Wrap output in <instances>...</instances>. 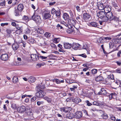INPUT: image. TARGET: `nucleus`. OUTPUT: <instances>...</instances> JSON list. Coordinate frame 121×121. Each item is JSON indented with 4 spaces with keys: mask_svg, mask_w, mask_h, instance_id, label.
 <instances>
[{
    "mask_svg": "<svg viewBox=\"0 0 121 121\" xmlns=\"http://www.w3.org/2000/svg\"><path fill=\"white\" fill-rule=\"evenodd\" d=\"M115 83L117 85V86H120V84L121 83V82L119 81L118 82L117 81H116Z\"/></svg>",
    "mask_w": 121,
    "mask_h": 121,
    "instance_id": "obj_60",
    "label": "nucleus"
},
{
    "mask_svg": "<svg viewBox=\"0 0 121 121\" xmlns=\"http://www.w3.org/2000/svg\"><path fill=\"white\" fill-rule=\"evenodd\" d=\"M28 82L30 83L34 82L36 80L35 78L34 77L30 76L28 78Z\"/></svg>",
    "mask_w": 121,
    "mask_h": 121,
    "instance_id": "obj_18",
    "label": "nucleus"
},
{
    "mask_svg": "<svg viewBox=\"0 0 121 121\" xmlns=\"http://www.w3.org/2000/svg\"><path fill=\"white\" fill-rule=\"evenodd\" d=\"M17 110L18 112L22 113L26 111L25 107L23 106H22L18 108Z\"/></svg>",
    "mask_w": 121,
    "mask_h": 121,
    "instance_id": "obj_11",
    "label": "nucleus"
},
{
    "mask_svg": "<svg viewBox=\"0 0 121 121\" xmlns=\"http://www.w3.org/2000/svg\"><path fill=\"white\" fill-rule=\"evenodd\" d=\"M97 6L98 9L99 10H103L104 9V6L103 3L101 2H99L97 3Z\"/></svg>",
    "mask_w": 121,
    "mask_h": 121,
    "instance_id": "obj_12",
    "label": "nucleus"
},
{
    "mask_svg": "<svg viewBox=\"0 0 121 121\" xmlns=\"http://www.w3.org/2000/svg\"><path fill=\"white\" fill-rule=\"evenodd\" d=\"M17 1L16 0H14L13 2L12 3V5L13 6H14L15 5L17 4Z\"/></svg>",
    "mask_w": 121,
    "mask_h": 121,
    "instance_id": "obj_52",
    "label": "nucleus"
},
{
    "mask_svg": "<svg viewBox=\"0 0 121 121\" xmlns=\"http://www.w3.org/2000/svg\"><path fill=\"white\" fill-rule=\"evenodd\" d=\"M24 9V6L23 4H19L17 6V9L21 11H22Z\"/></svg>",
    "mask_w": 121,
    "mask_h": 121,
    "instance_id": "obj_23",
    "label": "nucleus"
},
{
    "mask_svg": "<svg viewBox=\"0 0 121 121\" xmlns=\"http://www.w3.org/2000/svg\"><path fill=\"white\" fill-rule=\"evenodd\" d=\"M64 46L65 49H70L72 47V45L68 43H64Z\"/></svg>",
    "mask_w": 121,
    "mask_h": 121,
    "instance_id": "obj_15",
    "label": "nucleus"
},
{
    "mask_svg": "<svg viewBox=\"0 0 121 121\" xmlns=\"http://www.w3.org/2000/svg\"><path fill=\"white\" fill-rule=\"evenodd\" d=\"M60 39L59 38H55L54 39V42L55 43H57L60 41Z\"/></svg>",
    "mask_w": 121,
    "mask_h": 121,
    "instance_id": "obj_36",
    "label": "nucleus"
},
{
    "mask_svg": "<svg viewBox=\"0 0 121 121\" xmlns=\"http://www.w3.org/2000/svg\"><path fill=\"white\" fill-rule=\"evenodd\" d=\"M53 81L57 84H60V83H63L64 82L63 79H60L55 78L53 79Z\"/></svg>",
    "mask_w": 121,
    "mask_h": 121,
    "instance_id": "obj_16",
    "label": "nucleus"
},
{
    "mask_svg": "<svg viewBox=\"0 0 121 121\" xmlns=\"http://www.w3.org/2000/svg\"><path fill=\"white\" fill-rule=\"evenodd\" d=\"M108 78L110 79H114L113 75L112 74H111L108 75Z\"/></svg>",
    "mask_w": 121,
    "mask_h": 121,
    "instance_id": "obj_33",
    "label": "nucleus"
},
{
    "mask_svg": "<svg viewBox=\"0 0 121 121\" xmlns=\"http://www.w3.org/2000/svg\"><path fill=\"white\" fill-rule=\"evenodd\" d=\"M98 93L99 94L108 95L110 99H111L112 98L115 99L116 98L117 96V94L115 93H111L109 94V93L107 92L106 90L104 88L101 89Z\"/></svg>",
    "mask_w": 121,
    "mask_h": 121,
    "instance_id": "obj_1",
    "label": "nucleus"
},
{
    "mask_svg": "<svg viewBox=\"0 0 121 121\" xmlns=\"http://www.w3.org/2000/svg\"><path fill=\"white\" fill-rule=\"evenodd\" d=\"M91 72L93 74H95L97 72V70L95 69H93L91 70Z\"/></svg>",
    "mask_w": 121,
    "mask_h": 121,
    "instance_id": "obj_45",
    "label": "nucleus"
},
{
    "mask_svg": "<svg viewBox=\"0 0 121 121\" xmlns=\"http://www.w3.org/2000/svg\"><path fill=\"white\" fill-rule=\"evenodd\" d=\"M88 25L90 26L95 27L97 28L99 26L98 23L95 22H92L90 23Z\"/></svg>",
    "mask_w": 121,
    "mask_h": 121,
    "instance_id": "obj_13",
    "label": "nucleus"
},
{
    "mask_svg": "<svg viewBox=\"0 0 121 121\" xmlns=\"http://www.w3.org/2000/svg\"><path fill=\"white\" fill-rule=\"evenodd\" d=\"M111 10V7L110 5H107L104 8V10L106 11L107 12H110Z\"/></svg>",
    "mask_w": 121,
    "mask_h": 121,
    "instance_id": "obj_22",
    "label": "nucleus"
},
{
    "mask_svg": "<svg viewBox=\"0 0 121 121\" xmlns=\"http://www.w3.org/2000/svg\"><path fill=\"white\" fill-rule=\"evenodd\" d=\"M31 19L35 21L38 24H39L41 22V20L40 17L35 13L32 16Z\"/></svg>",
    "mask_w": 121,
    "mask_h": 121,
    "instance_id": "obj_4",
    "label": "nucleus"
},
{
    "mask_svg": "<svg viewBox=\"0 0 121 121\" xmlns=\"http://www.w3.org/2000/svg\"><path fill=\"white\" fill-rule=\"evenodd\" d=\"M101 117L102 118L104 119H106L108 117L107 114L105 113H104L102 115H101Z\"/></svg>",
    "mask_w": 121,
    "mask_h": 121,
    "instance_id": "obj_31",
    "label": "nucleus"
},
{
    "mask_svg": "<svg viewBox=\"0 0 121 121\" xmlns=\"http://www.w3.org/2000/svg\"><path fill=\"white\" fill-rule=\"evenodd\" d=\"M44 35L47 38H49L51 34L48 32H46L44 34Z\"/></svg>",
    "mask_w": 121,
    "mask_h": 121,
    "instance_id": "obj_35",
    "label": "nucleus"
},
{
    "mask_svg": "<svg viewBox=\"0 0 121 121\" xmlns=\"http://www.w3.org/2000/svg\"><path fill=\"white\" fill-rule=\"evenodd\" d=\"M60 110L61 111L64 112H67L65 107L63 108H60Z\"/></svg>",
    "mask_w": 121,
    "mask_h": 121,
    "instance_id": "obj_48",
    "label": "nucleus"
},
{
    "mask_svg": "<svg viewBox=\"0 0 121 121\" xmlns=\"http://www.w3.org/2000/svg\"><path fill=\"white\" fill-rule=\"evenodd\" d=\"M80 56H82L84 58H86V54H80L78 55Z\"/></svg>",
    "mask_w": 121,
    "mask_h": 121,
    "instance_id": "obj_56",
    "label": "nucleus"
},
{
    "mask_svg": "<svg viewBox=\"0 0 121 121\" xmlns=\"http://www.w3.org/2000/svg\"><path fill=\"white\" fill-rule=\"evenodd\" d=\"M109 48L111 49L113 47L114 44L113 42H110L109 43Z\"/></svg>",
    "mask_w": 121,
    "mask_h": 121,
    "instance_id": "obj_37",
    "label": "nucleus"
},
{
    "mask_svg": "<svg viewBox=\"0 0 121 121\" xmlns=\"http://www.w3.org/2000/svg\"><path fill=\"white\" fill-rule=\"evenodd\" d=\"M37 32L38 33L43 34L44 33V30L41 28L37 29Z\"/></svg>",
    "mask_w": 121,
    "mask_h": 121,
    "instance_id": "obj_25",
    "label": "nucleus"
},
{
    "mask_svg": "<svg viewBox=\"0 0 121 121\" xmlns=\"http://www.w3.org/2000/svg\"><path fill=\"white\" fill-rule=\"evenodd\" d=\"M41 46H47L48 45V44H47V42L46 41H44L43 43H41Z\"/></svg>",
    "mask_w": 121,
    "mask_h": 121,
    "instance_id": "obj_41",
    "label": "nucleus"
},
{
    "mask_svg": "<svg viewBox=\"0 0 121 121\" xmlns=\"http://www.w3.org/2000/svg\"><path fill=\"white\" fill-rule=\"evenodd\" d=\"M44 65V64H36V67L37 68H39L41 66H43Z\"/></svg>",
    "mask_w": 121,
    "mask_h": 121,
    "instance_id": "obj_42",
    "label": "nucleus"
},
{
    "mask_svg": "<svg viewBox=\"0 0 121 121\" xmlns=\"http://www.w3.org/2000/svg\"><path fill=\"white\" fill-rule=\"evenodd\" d=\"M103 79V78L101 76H99L95 78V80L97 82H99Z\"/></svg>",
    "mask_w": 121,
    "mask_h": 121,
    "instance_id": "obj_28",
    "label": "nucleus"
},
{
    "mask_svg": "<svg viewBox=\"0 0 121 121\" xmlns=\"http://www.w3.org/2000/svg\"><path fill=\"white\" fill-rule=\"evenodd\" d=\"M56 27L58 28H60V29H64V28L61 24H58L56 26Z\"/></svg>",
    "mask_w": 121,
    "mask_h": 121,
    "instance_id": "obj_43",
    "label": "nucleus"
},
{
    "mask_svg": "<svg viewBox=\"0 0 121 121\" xmlns=\"http://www.w3.org/2000/svg\"><path fill=\"white\" fill-rule=\"evenodd\" d=\"M26 41H22V45L24 47H25L26 46Z\"/></svg>",
    "mask_w": 121,
    "mask_h": 121,
    "instance_id": "obj_54",
    "label": "nucleus"
},
{
    "mask_svg": "<svg viewBox=\"0 0 121 121\" xmlns=\"http://www.w3.org/2000/svg\"><path fill=\"white\" fill-rule=\"evenodd\" d=\"M67 118L70 119H72L75 117L74 115L72 113H68L66 115Z\"/></svg>",
    "mask_w": 121,
    "mask_h": 121,
    "instance_id": "obj_17",
    "label": "nucleus"
},
{
    "mask_svg": "<svg viewBox=\"0 0 121 121\" xmlns=\"http://www.w3.org/2000/svg\"><path fill=\"white\" fill-rule=\"evenodd\" d=\"M83 17V19L85 21H88L91 19L90 15L87 13H84Z\"/></svg>",
    "mask_w": 121,
    "mask_h": 121,
    "instance_id": "obj_7",
    "label": "nucleus"
},
{
    "mask_svg": "<svg viewBox=\"0 0 121 121\" xmlns=\"http://www.w3.org/2000/svg\"><path fill=\"white\" fill-rule=\"evenodd\" d=\"M16 28L18 30H22V27H18L17 25L16 26Z\"/></svg>",
    "mask_w": 121,
    "mask_h": 121,
    "instance_id": "obj_59",
    "label": "nucleus"
},
{
    "mask_svg": "<svg viewBox=\"0 0 121 121\" xmlns=\"http://www.w3.org/2000/svg\"><path fill=\"white\" fill-rule=\"evenodd\" d=\"M86 103L87 105L88 106H91L92 105V104L90 103L88 100H87L86 101Z\"/></svg>",
    "mask_w": 121,
    "mask_h": 121,
    "instance_id": "obj_61",
    "label": "nucleus"
},
{
    "mask_svg": "<svg viewBox=\"0 0 121 121\" xmlns=\"http://www.w3.org/2000/svg\"><path fill=\"white\" fill-rule=\"evenodd\" d=\"M35 40L33 39H29L27 41V42L29 44L33 43L35 42Z\"/></svg>",
    "mask_w": 121,
    "mask_h": 121,
    "instance_id": "obj_29",
    "label": "nucleus"
},
{
    "mask_svg": "<svg viewBox=\"0 0 121 121\" xmlns=\"http://www.w3.org/2000/svg\"><path fill=\"white\" fill-rule=\"evenodd\" d=\"M111 119L113 121H115L116 119L115 117L113 115H112L111 117Z\"/></svg>",
    "mask_w": 121,
    "mask_h": 121,
    "instance_id": "obj_57",
    "label": "nucleus"
},
{
    "mask_svg": "<svg viewBox=\"0 0 121 121\" xmlns=\"http://www.w3.org/2000/svg\"><path fill=\"white\" fill-rule=\"evenodd\" d=\"M12 48L14 51L17 50L19 48V45L17 42H14L12 45Z\"/></svg>",
    "mask_w": 121,
    "mask_h": 121,
    "instance_id": "obj_14",
    "label": "nucleus"
},
{
    "mask_svg": "<svg viewBox=\"0 0 121 121\" xmlns=\"http://www.w3.org/2000/svg\"><path fill=\"white\" fill-rule=\"evenodd\" d=\"M117 20L115 19H113V20L114 21V22L113 23V25L115 26V27H117V26H118L119 25V18L118 17Z\"/></svg>",
    "mask_w": 121,
    "mask_h": 121,
    "instance_id": "obj_21",
    "label": "nucleus"
},
{
    "mask_svg": "<svg viewBox=\"0 0 121 121\" xmlns=\"http://www.w3.org/2000/svg\"><path fill=\"white\" fill-rule=\"evenodd\" d=\"M56 11L54 9H52L51 11V13L52 14H54L56 13Z\"/></svg>",
    "mask_w": 121,
    "mask_h": 121,
    "instance_id": "obj_55",
    "label": "nucleus"
},
{
    "mask_svg": "<svg viewBox=\"0 0 121 121\" xmlns=\"http://www.w3.org/2000/svg\"><path fill=\"white\" fill-rule=\"evenodd\" d=\"M60 11H56V15L57 17L55 18V21L57 22H59L61 18L60 17Z\"/></svg>",
    "mask_w": 121,
    "mask_h": 121,
    "instance_id": "obj_9",
    "label": "nucleus"
},
{
    "mask_svg": "<svg viewBox=\"0 0 121 121\" xmlns=\"http://www.w3.org/2000/svg\"><path fill=\"white\" fill-rule=\"evenodd\" d=\"M9 24L8 22L2 23L0 25L2 26H8Z\"/></svg>",
    "mask_w": 121,
    "mask_h": 121,
    "instance_id": "obj_46",
    "label": "nucleus"
},
{
    "mask_svg": "<svg viewBox=\"0 0 121 121\" xmlns=\"http://www.w3.org/2000/svg\"><path fill=\"white\" fill-rule=\"evenodd\" d=\"M39 58H40L41 60H43L47 59V57L40 56H39Z\"/></svg>",
    "mask_w": 121,
    "mask_h": 121,
    "instance_id": "obj_58",
    "label": "nucleus"
},
{
    "mask_svg": "<svg viewBox=\"0 0 121 121\" xmlns=\"http://www.w3.org/2000/svg\"><path fill=\"white\" fill-rule=\"evenodd\" d=\"M18 80V78L16 77H14L13 78V81L14 83L17 82Z\"/></svg>",
    "mask_w": 121,
    "mask_h": 121,
    "instance_id": "obj_32",
    "label": "nucleus"
},
{
    "mask_svg": "<svg viewBox=\"0 0 121 121\" xmlns=\"http://www.w3.org/2000/svg\"><path fill=\"white\" fill-rule=\"evenodd\" d=\"M114 19L117 20L118 17L113 15L112 13L111 12H106V16L105 19V22H107L108 20L112 21Z\"/></svg>",
    "mask_w": 121,
    "mask_h": 121,
    "instance_id": "obj_2",
    "label": "nucleus"
},
{
    "mask_svg": "<svg viewBox=\"0 0 121 121\" xmlns=\"http://www.w3.org/2000/svg\"><path fill=\"white\" fill-rule=\"evenodd\" d=\"M39 87V89H44L45 88V86H44L43 85V86H41L40 85H39L38 86H37L36 87Z\"/></svg>",
    "mask_w": 121,
    "mask_h": 121,
    "instance_id": "obj_49",
    "label": "nucleus"
},
{
    "mask_svg": "<svg viewBox=\"0 0 121 121\" xmlns=\"http://www.w3.org/2000/svg\"><path fill=\"white\" fill-rule=\"evenodd\" d=\"M11 107L14 109H15L17 108L16 104L14 103L12 104L11 105Z\"/></svg>",
    "mask_w": 121,
    "mask_h": 121,
    "instance_id": "obj_47",
    "label": "nucleus"
},
{
    "mask_svg": "<svg viewBox=\"0 0 121 121\" xmlns=\"http://www.w3.org/2000/svg\"><path fill=\"white\" fill-rule=\"evenodd\" d=\"M76 8L78 12H80V7L78 6H76Z\"/></svg>",
    "mask_w": 121,
    "mask_h": 121,
    "instance_id": "obj_62",
    "label": "nucleus"
},
{
    "mask_svg": "<svg viewBox=\"0 0 121 121\" xmlns=\"http://www.w3.org/2000/svg\"><path fill=\"white\" fill-rule=\"evenodd\" d=\"M44 103L43 101H39L37 102V104L38 106H40V105H43Z\"/></svg>",
    "mask_w": 121,
    "mask_h": 121,
    "instance_id": "obj_39",
    "label": "nucleus"
},
{
    "mask_svg": "<svg viewBox=\"0 0 121 121\" xmlns=\"http://www.w3.org/2000/svg\"><path fill=\"white\" fill-rule=\"evenodd\" d=\"M21 11H19L17 9H15L14 11V13H15V16H19L20 15V13Z\"/></svg>",
    "mask_w": 121,
    "mask_h": 121,
    "instance_id": "obj_30",
    "label": "nucleus"
},
{
    "mask_svg": "<svg viewBox=\"0 0 121 121\" xmlns=\"http://www.w3.org/2000/svg\"><path fill=\"white\" fill-rule=\"evenodd\" d=\"M66 112H69L71 110V108L70 107H65Z\"/></svg>",
    "mask_w": 121,
    "mask_h": 121,
    "instance_id": "obj_40",
    "label": "nucleus"
},
{
    "mask_svg": "<svg viewBox=\"0 0 121 121\" xmlns=\"http://www.w3.org/2000/svg\"><path fill=\"white\" fill-rule=\"evenodd\" d=\"M73 31V30L72 29H69L68 30L67 32L69 33H71Z\"/></svg>",
    "mask_w": 121,
    "mask_h": 121,
    "instance_id": "obj_53",
    "label": "nucleus"
},
{
    "mask_svg": "<svg viewBox=\"0 0 121 121\" xmlns=\"http://www.w3.org/2000/svg\"><path fill=\"white\" fill-rule=\"evenodd\" d=\"M50 17L51 15L48 13H45L44 15V19H48Z\"/></svg>",
    "mask_w": 121,
    "mask_h": 121,
    "instance_id": "obj_24",
    "label": "nucleus"
},
{
    "mask_svg": "<svg viewBox=\"0 0 121 121\" xmlns=\"http://www.w3.org/2000/svg\"><path fill=\"white\" fill-rule=\"evenodd\" d=\"M30 30L28 28H27L25 30V33L29 34L30 33Z\"/></svg>",
    "mask_w": 121,
    "mask_h": 121,
    "instance_id": "obj_44",
    "label": "nucleus"
},
{
    "mask_svg": "<svg viewBox=\"0 0 121 121\" xmlns=\"http://www.w3.org/2000/svg\"><path fill=\"white\" fill-rule=\"evenodd\" d=\"M30 57L32 60L33 61H36L39 58V56L38 55L33 54H31Z\"/></svg>",
    "mask_w": 121,
    "mask_h": 121,
    "instance_id": "obj_6",
    "label": "nucleus"
},
{
    "mask_svg": "<svg viewBox=\"0 0 121 121\" xmlns=\"http://www.w3.org/2000/svg\"><path fill=\"white\" fill-rule=\"evenodd\" d=\"M87 48V46L85 44H83V48L84 49H86Z\"/></svg>",
    "mask_w": 121,
    "mask_h": 121,
    "instance_id": "obj_64",
    "label": "nucleus"
},
{
    "mask_svg": "<svg viewBox=\"0 0 121 121\" xmlns=\"http://www.w3.org/2000/svg\"><path fill=\"white\" fill-rule=\"evenodd\" d=\"M121 39L119 38L115 39L114 40V41L115 42V43H120V42L119 41V40Z\"/></svg>",
    "mask_w": 121,
    "mask_h": 121,
    "instance_id": "obj_50",
    "label": "nucleus"
},
{
    "mask_svg": "<svg viewBox=\"0 0 121 121\" xmlns=\"http://www.w3.org/2000/svg\"><path fill=\"white\" fill-rule=\"evenodd\" d=\"M111 38L110 37H104L103 38H100L99 39V40H104L105 41V42H108L109 40H111Z\"/></svg>",
    "mask_w": 121,
    "mask_h": 121,
    "instance_id": "obj_20",
    "label": "nucleus"
},
{
    "mask_svg": "<svg viewBox=\"0 0 121 121\" xmlns=\"http://www.w3.org/2000/svg\"><path fill=\"white\" fill-rule=\"evenodd\" d=\"M112 5L115 8H116L118 7L117 4L114 2H112Z\"/></svg>",
    "mask_w": 121,
    "mask_h": 121,
    "instance_id": "obj_38",
    "label": "nucleus"
},
{
    "mask_svg": "<svg viewBox=\"0 0 121 121\" xmlns=\"http://www.w3.org/2000/svg\"><path fill=\"white\" fill-rule=\"evenodd\" d=\"M36 99V97H33L31 99V101H34Z\"/></svg>",
    "mask_w": 121,
    "mask_h": 121,
    "instance_id": "obj_63",
    "label": "nucleus"
},
{
    "mask_svg": "<svg viewBox=\"0 0 121 121\" xmlns=\"http://www.w3.org/2000/svg\"><path fill=\"white\" fill-rule=\"evenodd\" d=\"M81 45L78 43H73L72 45L73 48L74 50L78 49L80 47Z\"/></svg>",
    "mask_w": 121,
    "mask_h": 121,
    "instance_id": "obj_10",
    "label": "nucleus"
},
{
    "mask_svg": "<svg viewBox=\"0 0 121 121\" xmlns=\"http://www.w3.org/2000/svg\"><path fill=\"white\" fill-rule=\"evenodd\" d=\"M28 17L26 16H24L22 18V19L23 20H28Z\"/></svg>",
    "mask_w": 121,
    "mask_h": 121,
    "instance_id": "obj_51",
    "label": "nucleus"
},
{
    "mask_svg": "<svg viewBox=\"0 0 121 121\" xmlns=\"http://www.w3.org/2000/svg\"><path fill=\"white\" fill-rule=\"evenodd\" d=\"M75 117L76 119H79L82 116V114L81 111H79L76 112L75 113Z\"/></svg>",
    "mask_w": 121,
    "mask_h": 121,
    "instance_id": "obj_8",
    "label": "nucleus"
},
{
    "mask_svg": "<svg viewBox=\"0 0 121 121\" xmlns=\"http://www.w3.org/2000/svg\"><path fill=\"white\" fill-rule=\"evenodd\" d=\"M46 93L43 91L40 90L36 92L35 94V95L38 98H42L45 95Z\"/></svg>",
    "mask_w": 121,
    "mask_h": 121,
    "instance_id": "obj_5",
    "label": "nucleus"
},
{
    "mask_svg": "<svg viewBox=\"0 0 121 121\" xmlns=\"http://www.w3.org/2000/svg\"><path fill=\"white\" fill-rule=\"evenodd\" d=\"M1 60L4 61L7 60L8 58V55L7 54H3L1 56Z\"/></svg>",
    "mask_w": 121,
    "mask_h": 121,
    "instance_id": "obj_19",
    "label": "nucleus"
},
{
    "mask_svg": "<svg viewBox=\"0 0 121 121\" xmlns=\"http://www.w3.org/2000/svg\"><path fill=\"white\" fill-rule=\"evenodd\" d=\"M63 18L65 20H67L69 18V15L66 13H65L64 14Z\"/></svg>",
    "mask_w": 121,
    "mask_h": 121,
    "instance_id": "obj_27",
    "label": "nucleus"
},
{
    "mask_svg": "<svg viewBox=\"0 0 121 121\" xmlns=\"http://www.w3.org/2000/svg\"><path fill=\"white\" fill-rule=\"evenodd\" d=\"M5 2L4 0H0V5L1 6H5Z\"/></svg>",
    "mask_w": 121,
    "mask_h": 121,
    "instance_id": "obj_34",
    "label": "nucleus"
},
{
    "mask_svg": "<svg viewBox=\"0 0 121 121\" xmlns=\"http://www.w3.org/2000/svg\"><path fill=\"white\" fill-rule=\"evenodd\" d=\"M106 12L104 10L100 11L97 14V16L99 18L102 19L103 21L105 22V19L106 16Z\"/></svg>",
    "mask_w": 121,
    "mask_h": 121,
    "instance_id": "obj_3",
    "label": "nucleus"
},
{
    "mask_svg": "<svg viewBox=\"0 0 121 121\" xmlns=\"http://www.w3.org/2000/svg\"><path fill=\"white\" fill-rule=\"evenodd\" d=\"M81 100L79 98L77 97L75 98L73 100V101L76 104H78L79 102H81Z\"/></svg>",
    "mask_w": 121,
    "mask_h": 121,
    "instance_id": "obj_26",
    "label": "nucleus"
}]
</instances>
